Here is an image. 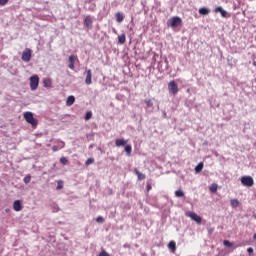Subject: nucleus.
I'll return each instance as SVG.
<instances>
[{
	"mask_svg": "<svg viewBox=\"0 0 256 256\" xmlns=\"http://www.w3.org/2000/svg\"><path fill=\"white\" fill-rule=\"evenodd\" d=\"M167 25L172 28L179 27L183 25V20L179 16H174L167 21Z\"/></svg>",
	"mask_w": 256,
	"mask_h": 256,
	"instance_id": "1",
	"label": "nucleus"
},
{
	"mask_svg": "<svg viewBox=\"0 0 256 256\" xmlns=\"http://www.w3.org/2000/svg\"><path fill=\"white\" fill-rule=\"evenodd\" d=\"M23 117L26 123H29L32 127H35L38 124L37 119L33 117V112H24Z\"/></svg>",
	"mask_w": 256,
	"mask_h": 256,
	"instance_id": "2",
	"label": "nucleus"
},
{
	"mask_svg": "<svg viewBox=\"0 0 256 256\" xmlns=\"http://www.w3.org/2000/svg\"><path fill=\"white\" fill-rule=\"evenodd\" d=\"M39 87V76L33 75L30 77V89L31 91H37V88Z\"/></svg>",
	"mask_w": 256,
	"mask_h": 256,
	"instance_id": "3",
	"label": "nucleus"
},
{
	"mask_svg": "<svg viewBox=\"0 0 256 256\" xmlns=\"http://www.w3.org/2000/svg\"><path fill=\"white\" fill-rule=\"evenodd\" d=\"M241 183L244 187H253V185H255V180H253V177L251 176H243L241 178Z\"/></svg>",
	"mask_w": 256,
	"mask_h": 256,
	"instance_id": "4",
	"label": "nucleus"
},
{
	"mask_svg": "<svg viewBox=\"0 0 256 256\" xmlns=\"http://www.w3.org/2000/svg\"><path fill=\"white\" fill-rule=\"evenodd\" d=\"M186 217L191 218V220L195 221V223H197L198 225H201V221H203L201 216L197 215V213L193 211L186 212Z\"/></svg>",
	"mask_w": 256,
	"mask_h": 256,
	"instance_id": "5",
	"label": "nucleus"
},
{
	"mask_svg": "<svg viewBox=\"0 0 256 256\" xmlns=\"http://www.w3.org/2000/svg\"><path fill=\"white\" fill-rule=\"evenodd\" d=\"M31 55H33V50H31V48H26L22 52V61L29 63V61H31Z\"/></svg>",
	"mask_w": 256,
	"mask_h": 256,
	"instance_id": "6",
	"label": "nucleus"
},
{
	"mask_svg": "<svg viewBox=\"0 0 256 256\" xmlns=\"http://www.w3.org/2000/svg\"><path fill=\"white\" fill-rule=\"evenodd\" d=\"M168 91L169 93H172V95H177V93H179V86H177L175 81L169 82Z\"/></svg>",
	"mask_w": 256,
	"mask_h": 256,
	"instance_id": "7",
	"label": "nucleus"
},
{
	"mask_svg": "<svg viewBox=\"0 0 256 256\" xmlns=\"http://www.w3.org/2000/svg\"><path fill=\"white\" fill-rule=\"evenodd\" d=\"M77 56L75 55H70L69 58H68V67L69 69H71L72 71L75 70V61H77Z\"/></svg>",
	"mask_w": 256,
	"mask_h": 256,
	"instance_id": "8",
	"label": "nucleus"
},
{
	"mask_svg": "<svg viewBox=\"0 0 256 256\" xmlns=\"http://www.w3.org/2000/svg\"><path fill=\"white\" fill-rule=\"evenodd\" d=\"M93 73L91 72V69H88L86 71V79H85V83L86 85H91L93 83Z\"/></svg>",
	"mask_w": 256,
	"mask_h": 256,
	"instance_id": "9",
	"label": "nucleus"
},
{
	"mask_svg": "<svg viewBox=\"0 0 256 256\" xmlns=\"http://www.w3.org/2000/svg\"><path fill=\"white\" fill-rule=\"evenodd\" d=\"M13 209L14 211H22L23 210V203L21 202V200H15L13 203Z\"/></svg>",
	"mask_w": 256,
	"mask_h": 256,
	"instance_id": "10",
	"label": "nucleus"
},
{
	"mask_svg": "<svg viewBox=\"0 0 256 256\" xmlns=\"http://www.w3.org/2000/svg\"><path fill=\"white\" fill-rule=\"evenodd\" d=\"M84 25L87 29H91L93 27V18L91 16H86L84 19Z\"/></svg>",
	"mask_w": 256,
	"mask_h": 256,
	"instance_id": "11",
	"label": "nucleus"
},
{
	"mask_svg": "<svg viewBox=\"0 0 256 256\" xmlns=\"http://www.w3.org/2000/svg\"><path fill=\"white\" fill-rule=\"evenodd\" d=\"M214 13H220L221 17L226 18L227 17V11L223 9V7L218 6L214 9Z\"/></svg>",
	"mask_w": 256,
	"mask_h": 256,
	"instance_id": "12",
	"label": "nucleus"
},
{
	"mask_svg": "<svg viewBox=\"0 0 256 256\" xmlns=\"http://www.w3.org/2000/svg\"><path fill=\"white\" fill-rule=\"evenodd\" d=\"M115 145H116V147H123V146H125V145H127V140H125V139H116L115 140Z\"/></svg>",
	"mask_w": 256,
	"mask_h": 256,
	"instance_id": "13",
	"label": "nucleus"
},
{
	"mask_svg": "<svg viewBox=\"0 0 256 256\" xmlns=\"http://www.w3.org/2000/svg\"><path fill=\"white\" fill-rule=\"evenodd\" d=\"M135 175H137L139 181H143L145 179V174L141 173L137 168L134 169Z\"/></svg>",
	"mask_w": 256,
	"mask_h": 256,
	"instance_id": "14",
	"label": "nucleus"
},
{
	"mask_svg": "<svg viewBox=\"0 0 256 256\" xmlns=\"http://www.w3.org/2000/svg\"><path fill=\"white\" fill-rule=\"evenodd\" d=\"M168 249H170L172 253H175V251H177V244L175 243V241L169 242Z\"/></svg>",
	"mask_w": 256,
	"mask_h": 256,
	"instance_id": "15",
	"label": "nucleus"
},
{
	"mask_svg": "<svg viewBox=\"0 0 256 256\" xmlns=\"http://www.w3.org/2000/svg\"><path fill=\"white\" fill-rule=\"evenodd\" d=\"M123 19H125V16L121 12L116 13V21L117 23H123Z\"/></svg>",
	"mask_w": 256,
	"mask_h": 256,
	"instance_id": "16",
	"label": "nucleus"
},
{
	"mask_svg": "<svg viewBox=\"0 0 256 256\" xmlns=\"http://www.w3.org/2000/svg\"><path fill=\"white\" fill-rule=\"evenodd\" d=\"M73 103H75V96H69L66 100V105L68 107H71V105H73Z\"/></svg>",
	"mask_w": 256,
	"mask_h": 256,
	"instance_id": "17",
	"label": "nucleus"
},
{
	"mask_svg": "<svg viewBox=\"0 0 256 256\" xmlns=\"http://www.w3.org/2000/svg\"><path fill=\"white\" fill-rule=\"evenodd\" d=\"M124 149H125L127 156L131 157V152L133 151V147L131 145H126Z\"/></svg>",
	"mask_w": 256,
	"mask_h": 256,
	"instance_id": "18",
	"label": "nucleus"
},
{
	"mask_svg": "<svg viewBox=\"0 0 256 256\" xmlns=\"http://www.w3.org/2000/svg\"><path fill=\"white\" fill-rule=\"evenodd\" d=\"M118 41H119L120 45L125 44V41H127V37L125 36V34L118 36Z\"/></svg>",
	"mask_w": 256,
	"mask_h": 256,
	"instance_id": "19",
	"label": "nucleus"
},
{
	"mask_svg": "<svg viewBox=\"0 0 256 256\" xmlns=\"http://www.w3.org/2000/svg\"><path fill=\"white\" fill-rule=\"evenodd\" d=\"M203 167H204L203 162H200V163L195 167V172H196V173H201V171H203Z\"/></svg>",
	"mask_w": 256,
	"mask_h": 256,
	"instance_id": "20",
	"label": "nucleus"
},
{
	"mask_svg": "<svg viewBox=\"0 0 256 256\" xmlns=\"http://www.w3.org/2000/svg\"><path fill=\"white\" fill-rule=\"evenodd\" d=\"M218 187L219 186L215 183L211 184L210 187H209L210 193H215L217 191Z\"/></svg>",
	"mask_w": 256,
	"mask_h": 256,
	"instance_id": "21",
	"label": "nucleus"
},
{
	"mask_svg": "<svg viewBox=\"0 0 256 256\" xmlns=\"http://www.w3.org/2000/svg\"><path fill=\"white\" fill-rule=\"evenodd\" d=\"M51 85H52L51 79L45 78V79L43 80V86H44V87H51Z\"/></svg>",
	"mask_w": 256,
	"mask_h": 256,
	"instance_id": "22",
	"label": "nucleus"
},
{
	"mask_svg": "<svg viewBox=\"0 0 256 256\" xmlns=\"http://www.w3.org/2000/svg\"><path fill=\"white\" fill-rule=\"evenodd\" d=\"M199 13L200 15H209L210 11L207 8H200Z\"/></svg>",
	"mask_w": 256,
	"mask_h": 256,
	"instance_id": "23",
	"label": "nucleus"
},
{
	"mask_svg": "<svg viewBox=\"0 0 256 256\" xmlns=\"http://www.w3.org/2000/svg\"><path fill=\"white\" fill-rule=\"evenodd\" d=\"M175 197H185V192H183V190H181V189L176 190Z\"/></svg>",
	"mask_w": 256,
	"mask_h": 256,
	"instance_id": "24",
	"label": "nucleus"
},
{
	"mask_svg": "<svg viewBox=\"0 0 256 256\" xmlns=\"http://www.w3.org/2000/svg\"><path fill=\"white\" fill-rule=\"evenodd\" d=\"M93 163H95V159L94 158H88L85 162V165L88 167V165H93Z\"/></svg>",
	"mask_w": 256,
	"mask_h": 256,
	"instance_id": "25",
	"label": "nucleus"
},
{
	"mask_svg": "<svg viewBox=\"0 0 256 256\" xmlns=\"http://www.w3.org/2000/svg\"><path fill=\"white\" fill-rule=\"evenodd\" d=\"M57 191H61V189H63V181L59 180L57 182V187H56Z\"/></svg>",
	"mask_w": 256,
	"mask_h": 256,
	"instance_id": "26",
	"label": "nucleus"
},
{
	"mask_svg": "<svg viewBox=\"0 0 256 256\" xmlns=\"http://www.w3.org/2000/svg\"><path fill=\"white\" fill-rule=\"evenodd\" d=\"M24 183H25V185H29V183H31V175H27L24 178Z\"/></svg>",
	"mask_w": 256,
	"mask_h": 256,
	"instance_id": "27",
	"label": "nucleus"
},
{
	"mask_svg": "<svg viewBox=\"0 0 256 256\" xmlns=\"http://www.w3.org/2000/svg\"><path fill=\"white\" fill-rule=\"evenodd\" d=\"M231 205L232 207H239V200L237 199L231 200Z\"/></svg>",
	"mask_w": 256,
	"mask_h": 256,
	"instance_id": "28",
	"label": "nucleus"
},
{
	"mask_svg": "<svg viewBox=\"0 0 256 256\" xmlns=\"http://www.w3.org/2000/svg\"><path fill=\"white\" fill-rule=\"evenodd\" d=\"M93 117V113L91 111H88L85 116V121H89Z\"/></svg>",
	"mask_w": 256,
	"mask_h": 256,
	"instance_id": "29",
	"label": "nucleus"
},
{
	"mask_svg": "<svg viewBox=\"0 0 256 256\" xmlns=\"http://www.w3.org/2000/svg\"><path fill=\"white\" fill-rule=\"evenodd\" d=\"M60 163H62V165H67V163H69V160L65 157H61L60 158Z\"/></svg>",
	"mask_w": 256,
	"mask_h": 256,
	"instance_id": "30",
	"label": "nucleus"
},
{
	"mask_svg": "<svg viewBox=\"0 0 256 256\" xmlns=\"http://www.w3.org/2000/svg\"><path fill=\"white\" fill-rule=\"evenodd\" d=\"M223 245H225V247H233V243L229 242V240H224Z\"/></svg>",
	"mask_w": 256,
	"mask_h": 256,
	"instance_id": "31",
	"label": "nucleus"
},
{
	"mask_svg": "<svg viewBox=\"0 0 256 256\" xmlns=\"http://www.w3.org/2000/svg\"><path fill=\"white\" fill-rule=\"evenodd\" d=\"M9 3V0H0V6L5 7Z\"/></svg>",
	"mask_w": 256,
	"mask_h": 256,
	"instance_id": "32",
	"label": "nucleus"
},
{
	"mask_svg": "<svg viewBox=\"0 0 256 256\" xmlns=\"http://www.w3.org/2000/svg\"><path fill=\"white\" fill-rule=\"evenodd\" d=\"M147 107H153V101L151 99L145 100Z\"/></svg>",
	"mask_w": 256,
	"mask_h": 256,
	"instance_id": "33",
	"label": "nucleus"
},
{
	"mask_svg": "<svg viewBox=\"0 0 256 256\" xmlns=\"http://www.w3.org/2000/svg\"><path fill=\"white\" fill-rule=\"evenodd\" d=\"M97 223H105V219L102 217V216H99L97 219H96Z\"/></svg>",
	"mask_w": 256,
	"mask_h": 256,
	"instance_id": "34",
	"label": "nucleus"
},
{
	"mask_svg": "<svg viewBox=\"0 0 256 256\" xmlns=\"http://www.w3.org/2000/svg\"><path fill=\"white\" fill-rule=\"evenodd\" d=\"M151 189H153V187L151 186V184H147V191H151Z\"/></svg>",
	"mask_w": 256,
	"mask_h": 256,
	"instance_id": "35",
	"label": "nucleus"
},
{
	"mask_svg": "<svg viewBox=\"0 0 256 256\" xmlns=\"http://www.w3.org/2000/svg\"><path fill=\"white\" fill-rule=\"evenodd\" d=\"M215 231V228H208V233H213Z\"/></svg>",
	"mask_w": 256,
	"mask_h": 256,
	"instance_id": "36",
	"label": "nucleus"
},
{
	"mask_svg": "<svg viewBox=\"0 0 256 256\" xmlns=\"http://www.w3.org/2000/svg\"><path fill=\"white\" fill-rule=\"evenodd\" d=\"M247 252H248V253H253V248H251V247L248 248V249H247Z\"/></svg>",
	"mask_w": 256,
	"mask_h": 256,
	"instance_id": "37",
	"label": "nucleus"
},
{
	"mask_svg": "<svg viewBox=\"0 0 256 256\" xmlns=\"http://www.w3.org/2000/svg\"><path fill=\"white\" fill-rule=\"evenodd\" d=\"M53 151H57V147L56 146L53 147Z\"/></svg>",
	"mask_w": 256,
	"mask_h": 256,
	"instance_id": "38",
	"label": "nucleus"
},
{
	"mask_svg": "<svg viewBox=\"0 0 256 256\" xmlns=\"http://www.w3.org/2000/svg\"><path fill=\"white\" fill-rule=\"evenodd\" d=\"M253 239H256V234L253 235Z\"/></svg>",
	"mask_w": 256,
	"mask_h": 256,
	"instance_id": "39",
	"label": "nucleus"
}]
</instances>
